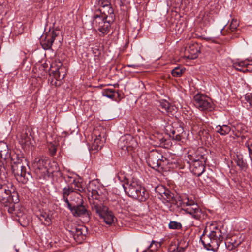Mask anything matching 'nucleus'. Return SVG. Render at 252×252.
Masks as SVG:
<instances>
[{"instance_id":"nucleus-22","label":"nucleus","mask_w":252,"mask_h":252,"mask_svg":"<svg viewBox=\"0 0 252 252\" xmlns=\"http://www.w3.org/2000/svg\"><path fill=\"white\" fill-rule=\"evenodd\" d=\"M74 192L73 191L72 187H70L68 185L67 187H64L62 191V195L63 196V199L67 204L68 203L69 200L68 199V196L74 194Z\"/></svg>"},{"instance_id":"nucleus-6","label":"nucleus","mask_w":252,"mask_h":252,"mask_svg":"<svg viewBox=\"0 0 252 252\" xmlns=\"http://www.w3.org/2000/svg\"><path fill=\"white\" fill-rule=\"evenodd\" d=\"M113 20L107 18V16H101L99 14L94 13L93 16V24L94 27L97 28L103 36L109 32L111 27V22Z\"/></svg>"},{"instance_id":"nucleus-37","label":"nucleus","mask_w":252,"mask_h":252,"mask_svg":"<svg viewBox=\"0 0 252 252\" xmlns=\"http://www.w3.org/2000/svg\"><path fill=\"white\" fill-rule=\"evenodd\" d=\"M239 23L236 19H233L229 25V30L231 32H233L236 30L237 27L239 26Z\"/></svg>"},{"instance_id":"nucleus-32","label":"nucleus","mask_w":252,"mask_h":252,"mask_svg":"<svg viewBox=\"0 0 252 252\" xmlns=\"http://www.w3.org/2000/svg\"><path fill=\"white\" fill-rule=\"evenodd\" d=\"M92 51L95 58H99L101 55V50L99 45H95L92 48Z\"/></svg>"},{"instance_id":"nucleus-1","label":"nucleus","mask_w":252,"mask_h":252,"mask_svg":"<svg viewBox=\"0 0 252 252\" xmlns=\"http://www.w3.org/2000/svg\"><path fill=\"white\" fill-rule=\"evenodd\" d=\"M102 194L96 190H92L91 198H89L92 211L98 215L107 224L110 225L115 218L112 212L104 205Z\"/></svg>"},{"instance_id":"nucleus-20","label":"nucleus","mask_w":252,"mask_h":252,"mask_svg":"<svg viewBox=\"0 0 252 252\" xmlns=\"http://www.w3.org/2000/svg\"><path fill=\"white\" fill-rule=\"evenodd\" d=\"M10 157V154L9 151L8 145L3 142H0V158L5 160Z\"/></svg>"},{"instance_id":"nucleus-43","label":"nucleus","mask_w":252,"mask_h":252,"mask_svg":"<svg viewBox=\"0 0 252 252\" xmlns=\"http://www.w3.org/2000/svg\"><path fill=\"white\" fill-rule=\"evenodd\" d=\"M50 153L52 155H55V154L56 153L57 149L55 146H52L51 148L49 149Z\"/></svg>"},{"instance_id":"nucleus-48","label":"nucleus","mask_w":252,"mask_h":252,"mask_svg":"<svg viewBox=\"0 0 252 252\" xmlns=\"http://www.w3.org/2000/svg\"><path fill=\"white\" fill-rule=\"evenodd\" d=\"M54 163L55 164V166H56V170H55L53 171V172H55V171H59V168H58V166H57V164L56 163Z\"/></svg>"},{"instance_id":"nucleus-35","label":"nucleus","mask_w":252,"mask_h":252,"mask_svg":"<svg viewBox=\"0 0 252 252\" xmlns=\"http://www.w3.org/2000/svg\"><path fill=\"white\" fill-rule=\"evenodd\" d=\"M160 245L158 242L155 241H152L151 245L149 247V251H156L160 247ZM143 252H148V251H145Z\"/></svg>"},{"instance_id":"nucleus-36","label":"nucleus","mask_w":252,"mask_h":252,"mask_svg":"<svg viewBox=\"0 0 252 252\" xmlns=\"http://www.w3.org/2000/svg\"><path fill=\"white\" fill-rule=\"evenodd\" d=\"M188 51L190 54H193L195 57L197 56V53L198 52V50L197 47V44H193L189 45Z\"/></svg>"},{"instance_id":"nucleus-8","label":"nucleus","mask_w":252,"mask_h":252,"mask_svg":"<svg viewBox=\"0 0 252 252\" xmlns=\"http://www.w3.org/2000/svg\"><path fill=\"white\" fill-rule=\"evenodd\" d=\"M194 104L201 111H211L213 109V103L211 99L207 96L197 94L193 98Z\"/></svg>"},{"instance_id":"nucleus-12","label":"nucleus","mask_w":252,"mask_h":252,"mask_svg":"<svg viewBox=\"0 0 252 252\" xmlns=\"http://www.w3.org/2000/svg\"><path fill=\"white\" fill-rule=\"evenodd\" d=\"M67 229L70 234L73 236L74 239L79 243L85 239L87 233V228L83 225L71 226L70 229L68 226Z\"/></svg>"},{"instance_id":"nucleus-26","label":"nucleus","mask_w":252,"mask_h":252,"mask_svg":"<svg viewBox=\"0 0 252 252\" xmlns=\"http://www.w3.org/2000/svg\"><path fill=\"white\" fill-rule=\"evenodd\" d=\"M234 160L237 165L241 169H244L246 166V163L243 160V156L241 154H236Z\"/></svg>"},{"instance_id":"nucleus-13","label":"nucleus","mask_w":252,"mask_h":252,"mask_svg":"<svg viewBox=\"0 0 252 252\" xmlns=\"http://www.w3.org/2000/svg\"><path fill=\"white\" fill-rule=\"evenodd\" d=\"M243 239L237 235L227 237L225 242L226 247L229 251H232L237 248L242 242Z\"/></svg>"},{"instance_id":"nucleus-33","label":"nucleus","mask_w":252,"mask_h":252,"mask_svg":"<svg viewBox=\"0 0 252 252\" xmlns=\"http://www.w3.org/2000/svg\"><path fill=\"white\" fill-rule=\"evenodd\" d=\"M20 142L22 144H26L27 142L29 141L30 138L28 133L26 131H23L20 134Z\"/></svg>"},{"instance_id":"nucleus-9","label":"nucleus","mask_w":252,"mask_h":252,"mask_svg":"<svg viewBox=\"0 0 252 252\" xmlns=\"http://www.w3.org/2000/svg\"><path fill=\"white\" fill-rule=\"evenodd\" d=\"M183 210L196 220H199L202 215V211L197 204L195 203L192 200H189L188 198L186 201H185L183 202Z\"/></svg>"},{"instance_id":"nucleus-45","label":"nucleus","mask_w":252,"mask_h":252,"mask_svg":"<svg viewBox=\"0 0 252 252\" xmlns=\"http://www.w3.org/2000/svg\"><path fill=\"white\" fill-rule=\"evenodd\" d=\"M162 106L163 107L165 108V109L167 112L169 111V104L168 103H164L163 104H162Z\"/></svg>"},{"instance_id":"nucleus-49","label":"nucleus","mask_w":252,"mask_h":252,"mask_svg":"<svg viewBox=\"0 0 252 252\" xmlns=\"http://www.w3.org/2000/svg\"><path fill=\"white\" fill-rule=\"evenodd\" d=\"M3 9V6L1 3H0V14L1 13L2 10Z\"/></svg>"},{"instance_id":"nucleus-30","label":"nucleus","mask_w":252,"mask_h":252,"mask_svg":"<svg viewBox=\"0 0 252 252\" xmlns=\"http://www.w3.org/2000/svg\"><path fill=\"white\" fill-rule=\"evenodd\" d=\"M161 197L167 202H171L174 200V194L167 189Z\"/></svg>"},{"instance_id":"nucleus-5","label":"nucleus","mask_w":252,"mask_h":252,"mask_svg":"<svg viewBox=\"0 0 252 252\" xmlns=\"http://www.w3.org/2000/svg\"><path fill=\"white\" fill-rule=\"evenodd\" d=\"M51 73L49 78L51 85L52 86H60L62 84V80L64 79L67 73L65 67L62 65V63L59 61L52 63L50 67Z\"/></svg>"},{"instance_id":"nucleus-38","label":"nucleus","mask_w":252,"mask_h":252,"mask_svg":"<svg viewBox=\"0 0 252 252\" xmlns=\"http://www.w3.org/2000/svg\"><path fill=\"white\" fill-rule=\"evenodd\" d=\"M17 197V193L13 192V194L11 193L10 195L9 196L8 200L9 201H11L13 203L15 204L16 203H18L19 201V199Z\"/></svg>"},{"instance_id":"nucleus-42","label":"nucleus","mask_w":252,"mask_h":252,"mask_svg":"<svg viewBox=\"0 0 252 252\" xmlns=\"http://www.w3.org/2000/svg\"><path fill=\"white\" fill-rule=\"evenodd\" d=\"M250 142L246 143L245 145L248 147L249 154L250 155H252V143L251 142V144H250Z\"/></svg>"},{"instance_id":"nucleus-18","label":"nucleus","mask_w":252,"mask_h":252,"mask_svg":"<svg viewBox=\"0 0 252 252\" xmlns=\"http://www.w3.org/2000/svg\"><path fill=\"white\" fill-rule=\"evenodd\" d=\"M84 200L83 196L81 195L80 193L76 192L72 194L70 197V202L68 201L67 203V207L70 208L74 207L78 205H82L84 204Z\"/></svg>"},{"instance_id":"nucleus-27","label":"nucleus","mask_w":252,"mask_h":252,"mask_svg":"<svg viewBox=\"0 0 252 252\" xmlns=\"http://www.w3.org/2000/svg\"><path fill=\"white\" fill-rule=\"evenodd\" d=\"M185 68L183 67H176L171 71L172 75L175 77H179L185 72Z\"/></svg>"},{"instance_id":"nucleus-28","label":"nucleus","mask_w":252,"mask_h":252,"mask_svg":"<svg viewBox=\"0 0 252 252\" xmlns=\"http://www.w3.org/2000/svg\"><path fill=\"white\" fill-rule=\"evenodd\" d=\"M47 65L46 64L41 65L38 70H36L38 77H44L47 75Z\"/></svg>"},{"instance_id":"nucleus-14","label":"nucleus","mask_w":252,"mask_h":252,"mask_svg":"<svg viewBox=\"0 0 252 252\" xmlns=\"http://www.w3.org/2000/svg\"><path fill=\"white\" fill-rule=\"evenodd\" d=\"M98 13L101 16H107V18L113 20L114 10L111 6V3L99 7L95 10L94 13Z\"/></svg>"},{"instance_id":"nucleus-41","label":"nucleus","mask_w":252,"mask_h":252,"mask_svg":"<svg viewBox=\"0 0 252 252\" xmlns=\"http://www.w3.org/2000/svg\"><path fill=\"white\" fill-rule=\"evenodd\" d=\"M64 179L65 182L69 183V184L70 183H71V182H73V179H76V178H74L72 177H70V176L67 175V176H64Z\"/></svg>"},{"instance_id":"nucleus-7","label":"nucleus","mask_w":252,"mask_h":252,"mask_svg":"<svg viewBox=\"0 0 252 252\" xmlns=\"http://www.w3.org/2000/svg\"><path fill=\"white\" fill-rule=\"evenodd\" d=\"M147 162L150 167L158 170L159 167L163 168L167 162V159L158 151L152 150L148 154Z\"/></svg>"},{"instance_id":"nucleus-17","label":"nucleus","mask_w":252,"mask_h":252,"mask_svg":"<svg viewBox=\"0 0 252 252\" xmlns=\"http://www.w3.org/2000/svg\"><path fill=\"white\" fill-rule=\"evenodd\" d=\"M205 159H203L200 161L193 162L192 164H189L192 166V172L197 176H200L205 171V164L206 162Z\"/></svg>"},{"instance_id":"nucleus-50","label":"nucleus","mask_w":252,"mask_h":252,"mask_svg":"<svg viewBox=\"0 0 252 252\" xmlns=\"http://www.w3.org/2000/svg\"><path fill=\"white\" fill-rule=\"evenodd\" d=\"M4 191L7 194H8V193L10 192L9 190H6V189H5Z\"/></svg>"},{"instance_id":"nucleus-15","label":"nucleus","mask_w":252,"mask_h":252,"mask_svg":"<svg viewBox=\"0 0 252 252\" xmlns=\"http://www.w3.org/2000/svg\"><path fill=\"white\" fill-rule=\"evenodd\" d=\"M70 212L74 217H80L85 216L89 217V212L87 210V207L84 205H78L74 207L68 208Z\"/></svg>"},{"instance_id":"nucleus-29","label":"nucleus","mask_w":252,"mask_h":252,"mask_svg":"<svg viewBox=\"0 0 252 252\" xmlns=\"http://www.w3.org/2000/svg\"><path fill=\"white\" fill-rule=\"evenodd\" d=\"M102 94L104 96L113 99L115 95V91L112 89H105L103 91Z\"/></svg>"},{"instance_id":"nucleus-3","label":"nucleus","mask_w":252,"mask_h":252,"mask_svg":"<svg viewBox=\"0 0 252 252\" xmlns=\"http://www.w3.org/2000/svg\"><path fill=\"white\" fill-rule=\"evenodd\" d=\"M123 187L126 193L129 197L140 201H144L148 197V193L137 178L132 177L127 180L126 182L123 184Z\"/></svg>"},{"instance_id":"nucleus-47","label":"nucleus","mask_w":252,"mask_h":252,"mask_svg":"<svg viewBox=\"0 0 252 252\" xmlns=\"http://www.w3.org/2000/svg\"><path fill=\"white\" fill-rule=\"evenodd\" d=\"M14 210V209L13 207H10L8 209V212L11 213H12Z\"/></svg>"},{"instance_id":"nucleus-39","label":"nucleus","mask_w":252,"mask_h":252,"mask_svg":"<svg viewBox=\"0 0 252 252\" xmlns=\"http://www.w3.org/2000/svg\"><path fill=\"white\" fill-rule=\"evenodd\" d=\"M167 189H166L163 186H158L157 187L155 190L161 196V197L163 195L164 192H165Z\"/></svg>"},{"instance_id":"nucleus-16","label":"nucleus","mask_w":252,"mask_h":252,"mask_svg":"<svg viewBox=\"0 0 252 252\" xmlns=\"http://www.w3.org/2000/svg\"><path fill=\"white\" fill-rule=\"evenodd\" d=\"M187 157L189 160L188 161V163L189 164H192L193 162L206 159L204 157V155L201 154V152L199 149H198L196 151L190 150L188 153Z\"/></svg>"},{"instance_id":"nucleus-51","label":"nucleus","mask_w":252,"mask_h":252,"mask_svg":"<svg viewBox=\"0 0 252 252\" xmlns=\"http://www.w3.org/2000/svg\"><path fill=\"white\" fill-rule=\"evenodd\" d=\"M224 29H222L221 31V32H222V31Z\"/></svg>"},{"instance_id":"nucleus-2","label":"nucleus","mask_w":252,"mask_h":252,"mask_svg":"<svg viewBox=\"0 0 252 252\" xmlns=\"http://www.w3.org/2000/svg\"><path fill=\"white\" fill-rule=\"evenodd\" d=\"M225 233L220 228L211 225L206 227L200 236V240L204 247L208 250L217 251L220 243L223 241Z\"/></svg>"},{"instance_id":"nucleus-23","label":"nucleus","mask_w":252,"mask_h":252,"mask_svg":"<svg viewBox=\"0 0 252 252\" xmlns=\"http://www.w3.org/2000/svg\"><path fill=\"white\" fill-rule=\"evenodd\" d=\"M33 166L36 170H41L43 173L47 171L46 162L42 159L36 158Z\"/></svg>"},{"instance_id":"nucleus-10","label":"nucleus","mask_w":252,"mask_h":252,"mask_svg":"<svg viewBox=\"0 0 252 252\" xmlns=\"http://www.w3.org/2000/svg\"><path fill=\"white\" fill-rule=\"evenodd\" d=\"M59 31L53 30L46 32L41 37L40 43L43 49L48 50L51 49L56 38L59 36Z\"/></svg>"},{"instance_id":"nucleus-11","label":"nucleus","mask_w":252,"mask_h":252,"mask_svg":"<svg viewBox=\"0 0 252 252\" xmlns=\"http://www.w3.org/2000/svg\"><path fill=\"white\" fill-rule=\"evenodd\" d=\"M166 131L169 137L177 141L181 140L184 132L183 126L179 124H174L166 127Z\"/></svg>"},{"instance_id":"nucleus-34","label":"nucleus","mask_w":252,"mask_h":252,"mask_svg":"<svg viewBox=\"0 0 252 252\" xmlns=\"http://www.w3.org/2000/svg\"><path fill=\"white\" fill-rule=\"evenodd\" d=\"M168 227L171 229H181L182 225L181 223L175 221H171L169 223Z\"/></svg>"},{"instance_id":"nucleus-40","label":"nucleus","mask_w":252,"mask_h":252,"mask_svg":"<svg viewBox=\"0 0 252 252\" xmlns=\"http://www.w3.org/2000/svg\"><path fill=\"white\" fill-rule=\"evenodd\" d=\"M98 5L100 7L111 3V0H97Z\"/></svg>"},{"instance_id":"nucleus-4","label":"nucleus","mask_w":252,"mask_h":252,"mask_svg":"<svg viewBox=\"0 0 252 252\" xmlns=\"http://www.w3.org/2000/svg\"><path fill=\"white\" fill-rule=\"evenodd\" d=\"M10 158L12 161V173L17 180L23 184H26L28 181L32 179V174L26 171V167L22 163L23 158L16 154L10 155Z\"/></svg>"},{"instance_id":"nucleus-24","label":"nucleus","mask_w":252,"mask_h":252,"mask_svg":"<svg viewBox=\"0 0 252 252\" xmlns=\"http://www.w3.org/2000/svg\"><path fill=\"white\" fill-rule=\"evenodd\" d=\"M216 132L221 135L228 134L231 130L230 126L226 125H218L216 127Z\"/></svg>"},{"instance_id":"nucleus-19","label":"nucleus","mask_w":252,"mask_h":252,"mask_svg":"<svg viewBox=\"0 0 252 252\" xmlns=\"http://www.w3.org/2000/svg\"><path fill=\"white\" fill-rule=\"evenodd\" d=\"M70 187H72L73 191L74 193H82L85 191V187L80 179H73V182L68 184Z\"/></svg>"},{"instance_id":"nucleus-44","label":"nucleus","mask_w":252,"mask_h":252,"mask_svg":"<svg viewBox=\"0 0 252 252\" xmlns=\"http://www.w3.org/2000/svg\"><path fill=\"white\" fill-rule=\"evenodd\" d=\"M246 71H252V64H247L245 69V72Z\"/></svg>"},{"instance_id":"nucleus-21","label":"nucleus","mask_w":252,"mask_h":252,"mask_svg":"<svg viewBox=\"0 0 252 252\" xmlns=\"http://www.w3.org/2000/svg\"><path fill=\"white\" fill-rule=\"evenodd\" d=\"M94 135L95 138L93 143L92 144L91 148L92 150L98 151L101 149L103 142L101 140V136L100 134L97 135L96 132H94Z\"/></svg>"},{"instance_id":"nucleus-46","label":"nucleus","mask_w":252,"mask_h":252,"mask_svg":"<svg viewBox=\"0 0 252 252\" xmlns=\"http://www.w3.org/2000/svg\"><path fill=\"white\" fill-rule=\"evenodd\" d=\"M127 67L137 69L139 67H140V65L138 64H129L127 65Z\"/></svg>"},{"instance_id":"nucleus-31","label":"nucleus","mask_w":252,"mask_h":252,"mask_svg":"<svg viewBox=\"0 0 252 252\" xmlns=\"http://www.w3.org/2000/svg\"><path fill=\"white\" fill-rule=\"evenodd\" d=\"M233 65L236 70L245 72L247 64L245 63L244 61L236 62Z\"/></svg>"},{"instance_id":"nucleus-25","label":"nucleus","mask_w":252,"mask_h":252,"mask_svg":"<svg viewBox=\"0 0 252 252\" xmlns=\"http://www.w3.org/2000/svg\"><path fill=\"white\" fill-rule=\"evenodd\" d=\"M40 220L45 225H49L51 222V219L46 212H41L39 215Z\"/></svg>"}]
</instances>
